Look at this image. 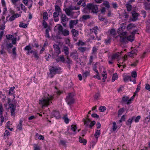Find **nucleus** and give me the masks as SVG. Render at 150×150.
<instances>
[{
  "label": "nucleus",
  "instance_id": "nucleus-44",
  "mask_svg": "<svg viewBox=\"0 0 150 150\" xmlns=\"http://www.w3.org/2000/svg\"><path fill=\"white\" fill-rule=\"evenodd\" d=\"M50 30V28H48L46 29L45 30V36L46 37L49 38L50 37L49 34V30Z\"/></svg>",
  "mask_w": 150,
  "mask_h": 150
},
{
  "label": "nucleus",
  "instance_id": "nucleus-20",
  "mask_svg": "<svg viewBox=\"0 0 150 150\" xmlns=\"http://www.w3.org/2000/svg\"><path fill=\"white\" fill-rule=\"evenodd\" d=\"M62 118L64 120V121L66 124H68L69 122V119L68 117L67 114L64 115Z\"/></svg>",
  "mask_w": 150,
  "mask_h": 150
},
{
  "label": "nucleus",
  "instance_id": "nucleus-33",
  "mask_svg": "<svg viewBox=\"0 0 150 150\" xmlns=\"http://www.w3.org/2000/svg\"><path fill=\"white\" fill-rule=\"evenodd\" d=\"M100 130L98 129L96 131V132L94 134V136L95 138L97 139L98 138V136L100 135Z\"/></svg>",
  "mask_w": 150,
  "mask_h": 150
},
{
  "label": "nucleus",
  "instance_id": "nucleus-48",
  "mask_svg": "<svg viewBox=\"0 0 150 150\" xmlns=\"http://www.w3.org/2000/svg\"><path fill=\"white\" fill-rule=\"evenodd\" d=\"M131 78V76H126L123 77V80L125 82L128 81V80Z\"/></svg>",
  "mask_w": 150,
  "mask_h": 150
},
{
  "label": "nucleus",
  "instance_id": "nucleus-32",
  "mask_svg": "<svg viewBox=\"0 0 150 150\" xmlns=\"http://www.w3.org/2000/svg\"><path fill=\"white\" fill-rule=\"evenodd\" d=\"M71 129L74 132V134H75V131L77 129L76 126L75 125H72L71 126Z\"/></svg>",
  "mask_w": 150,
  "mask_h": 150
},
{
  "label": "nucleus",
  "instance_id": "nucleus-21",
  "mask_svg": "<svg viewBox=\"0 0 150 150\" xmlns=\"http://www.w3.org/2000/svg\"><path fill=\"white\" fill-rule=\"evenodd\" d=\"M145 9L146 10H150V3L145 2L144 3Z\"/></svg>",
  "mask_w": 150,
  "mask_h": 150
},
{
  "label": "nucleus",
  "instance_id": "nucleus-8",
  "mask_svg": "<svg viewBox=\"0 0 150 150\" xmlns=\"http://www.w3.org/2000/svg\"><path fill=\"white\" fill-rule=\"evenodd\" d=\"M132 21H135L138 19V17L139 15V13L136 12L134 11H133L132 12Z\"/></svg>",
  "mask_w": 150,
  "mask_h": 150
},
{
  "label": "nucleus",
  "instance_id": "nucleus-28",
  "mask_svg": "<svg viewBox=\"0 0 150 150\" xmlns=\"http://www.w3.org/2000/svg\"><path fill=\"white\" fill-rule=\"evenodd\" d=\"M38 136V139L41 140L44 139V137L43 136L40 134H39L38 133H36L35 136V137L36 138Z\"/></svg>",
  "mask_w": 150,
  "mask_h": 150
},
{
  "label": "nucleus",
  "instance_id": "nucleus-6",
  "mask_svg": "<svg viewBox=\"0 0 150 150\" xmlns=\"http://www.w3.org/2000/svg\"><path fill=\"white\" fill-rule=\"evenodd\" d=\"M23 2L25 4L28 6V8L29 9L31 7L33 4L32 0H23Z\"/></svg>",
  "mask_w": 150,
  "mask_h": 150
},
{
  "label": "nucleus",
  "instance_id": "nucleus-51",
  "mask_svg": "<svg viewBox=\"0 0 150 150\" xmlns=\"http://www.w3.org/2000/svg\"><path fill=\"white\" fill-rule=\"evenodd\" d=\"M19 26L21 28H25L27 27V25L26 24L24 23H21L19 24Z\"/></svg>",
  "mask_w": 150,
  "mask_h": 150
},
{
  "label": "nucleus",
  "instance_id": "nucleus-5",
  "mask_svg": "<svg viewBox=\"0 0 150 150\" xmlns=\"http://www.w3.org/2000/svg\"><path fill=\"white\" fill-rule=\"evenodd\" d=\"M121 103L122 104L125 103L127 105H129L130 103V100H129L128 97L125 96L122 98Z\"/></svg>",
  "mask_w": 150,
  "mask_h": 150
},
{
  "label": "nucleus",
  "instance_id": "nucleus-11",
  "mask_svg": "<svg viewBox=\"0 0 150 150\" xmlns=\"http://www.w3.org/2000/svg\"><path fill=\"white\" fill-rule=\"evenodd\" d=\"M8 106L9 108L11 109L10 111L11 115L12 116H14L15 115L14 112L16 110V107L14 108V105L13 104L11 103L9 104Z\"/></svg>",
  "mask_w": 150,
  "mask_h": 150
},
{
  "label": "nucleus",
  "instance_id": "nucleus-15",
  "mask_svg": "<svg viewBox=\"0 0 150 150\" xmlns=\"http://www.w3.org/2000/svg\"><path fill=\"white\" fill-rule=\"evenodd\" d=\"M57 62H61L64 63L65 62V59L63 55H61L58 57V58L56 59Z\"/></svg>",
  "mask_w": 150,
  "mask_h": 150
},
{
  "label": "nucleus",
  "instance_id": "nucleus-61",
  "mask_svg": "<svg viewBox=\"0 0 150 150\" xmlns=\"http://www.w3.org/2000/svg\"><path fill=\"white\" fill-rule=\"evenodd\" d=\"M13 36L11 35H8L6 36V37L7 39L11 40Z\"/></svg>",
  "mask_w": 150,
  "mask_h": 150
},
{
  "label": "nucleus",
  "instance_id": "nucleus-39",
  "mask_svg": "<svg viewBox=\"0 0 150 150\" xmlns=\"http://www.w3.org/2000/svg\"><path fill=\"white\" fill-rule=\"evenodd\" d=\"M68 16H70L71 11L69 8H66L64 10Z\"/></svg>",
  "mask_w": 150,
  "mask_h": 150
},
{
  "label": "nucleus",
  "instance_id": "nucleus-43",
  "mask_svg": "<svg viewBox=\"0 0 150 150\" xmlns=\"http://www.w3.org/2000/svg\"><path fill=\"white\" fill-rule=\"evenodd\" d=\"M90 75L89 72L86 71L83 74V78H86V77L89 76Z\"/></svg>",
  "mask_w": 150,
  "mask_h": 150
},
{
  "label": "nucleus",
  "instance_id": "nucleus-60",
  "mask_svg": "<svg viewBox=\"0 0 150 150\" xmlns=\"http://www.w3.org/2000/svg\"><path fill=\"white\" fill-rule=\"evenodd\" d=\"M124 111V108H120L119 109L118 111V115H121L122 113Z\"/></svg>",
  "mask_w": 150,
  "mask_h": 150
},
{
  "label": "nucleus",
  "instance_id": "nucleus-17",
  "mask_svg": "<svg viewBox=\"0 0 150 150\" xmlns=\"http://www.w3.org/2000/svg\"><path fill=\"white\" fill-rule=\"evenodd\" d=\"M120 41L122 43H126L128 42L127 38L125 36H121Z\"/></svg>",
  "mask_w": 150,
  "mask_h": 150
},
{
  "label": "nucleus",
  "instance_id": "nucleus-36",
  "mask_svg": "<svg viewBox=\"0 0 150 150\" xmlns=\"http://www.w3.org/2000/svg\"><path fill=\"white\" fill-rule=\"evenodd\" d=\"M103 5L105 6L107 8H110V6L109 3L107 1H105L103 4Z\"/></svg>",
  "mask_w": 150,
  "mask_h": 150
},
{
  "label": "nucleus",
  "instance_id": "nucleus-56",
  "mask_svg": "<svg viewBox=\"0 0 150 150\" xmlns=\"http://www.w3.org/2000/svg\"><path fill=\"white\" fill-rule=\"evenodd\" d=\"M98 49L96 47H93L92 49V54H96Z\"/></svg>",
  "mask_w": 150,
  "mask_h": 150
},
{
  "label": "nucleus",
  "instance_id": "nucleus-59",
  "mask_svg": "<svg viewBox=\"0 0 150 150\" xmlns=\"http://www.w3.org/2000/svg\"><path fill=\"white\" fill-rule=\"evenodd\" d=\"M60 13L56 11L54 12L53 14V16L54 18H57Z\"/></svg>",
  "mask_w": 150,
  "mask_h": 150
},
{
  "label": "nucleus",
  "instance_id": "nucleus-46",
  "mask_svg": "<svg viewBox=\"0 0 150 150\" xmlns=\"http://www.w3.org/2000/svg\"><path fill=\"white\" fill-rule=\"evenodd\" d=\"M86 47H80L78 48L79 51L82 53H83L86 50Z\"/></svg>",
  "mask_w": 150,
  "mask_h": 150
},
{
  "label": "nucleus",
  "instance_id": "nucleus-52",
  "mask_svg": "<svg viewBox=\"0 0 150 150\" xmlns=\"http://www.w3.org/2000/svg\"><path fill=\"white\" fill-rule=\"evenodd\" d=\"M100 96V93L98 91L97 93L94 96V98L96 100H98L99 97Z\"/></svg>",
  "mask_w": 150,
  "mask_h": 150
},
{
  "label": "nucleus",
  "instance_id": "nucleus-23",
  "mask_svg": "<svg viewBox=\"0 0 150 150\" xmlns=\"http://www.w3.org/2000/svg\"><path fill=\"white\" fill-rule=\"evenodd\" d=\"M72 60L68 57V56H67V58H66L65 62H64L67 63L68 64H70L72 63Z\"/></svg>",
  "mask_w": 150,
  "mask_h": 150
},
{
  "label": "nucleus",
  "instance_id": "nucleus-1",
  "mask_svg": "<svg viewBox=\"0 0 150 150\" xmlns=\"http://www.w3.org/2000/svg\"><path fill=\"white\" fill-rule=\"evenodd\" d=\"M53 98V96L47 97L44 96L40 100H39V104L42 105V107H47L52 103V100Z\"/></svg>",
  "mask_w": 150,
  "mask_h": 150
},
{
  "label": "nucleus",
  "instance_id": "nucleus-55",
  "mask_svg": "<svg viewBox=\"0 0 150 150\" xmlns=\"http://www.w3.org/2000/svg\"><path fill=\"white\" fill-rule=\"evenodd\" d=\"M96 121H93L91 122L90 124L88 125L89 127L91 128L93 126L96 124Z\"/></svg>",
  "mask_w": 150,
  "mask_h": 150
},
{
  "label": "nucleus",
  "instance_id": "nucleus-14",
  "mask_svg": "<svg viewBox=\"0 0 150 150\" xmlns=\"http://www.w3.org/2000/svg\"><path fill=\"white\" fill-rule=\"evenodd\" d=\"M61 19V23L65 22L66 21L67 22L69 20V18L66 16L64 14H62Z\"/></svg>",
  "mask_w": 150,
  "mask_h": 150
},
{
  "label": "nucleus",
  "instance_id": "nucleus-10",
  "mask_svg": "<svg viewBox=\"0 0 150 150\" xmlns=\"http://www.w3.org/2000/svg\"><path fill=\"white\" fill-rule=\"evenodd\" d=\"M70 56L72 58H73L75 60L78 58V55L77 53V52L76 50L71 52L70 54Z\"/></svg>",
  "mask_w": 150,
  "mask_h": 150
},
{
  "label": "nucleus",
  "instance_id": "nucleus-58",
  "mask_svg": "<svg viewBox=\"0 0 150 150\" xmlns=\"http://www.w3.org/2000/svg\"><path fill=\"white\" fill-rule=\"evenodd\" d=\"M13 47V45H12V44H11V43H7L6 44V47L7 49L11 48Z\"/></svg>",
  "mask_w": 150,
  "mask_h": 150
},
{
  "label": "nucleus",
  "instance_id": "nucleus-4",
  "mask_svg": "<svg viewBox=\"0 0 150 150\" xmlns=\"http://www.w3.org/2000/svg\"><path fill=\"white\" fill-rule=\"evenodd\" d=\"M86 8L89 10H91L93 13H97L98 12V8L97 6L92 3L88 4L86 6Z\"/></svg>",
  "mask_w": 150,
  "mask_h": 150
},
{
  "label": "nucleus",
  "instance_id": "nucleus-31",
  "mask_svg": "<svg viewBox=\"0 0 150 150\" xmlns=\"http://www.w3.org/2000/svg\"><path fill=\"white\" fill-rule=\"evenodd\" d=\"M15 88L14 86L11 87L9 90L8 92V95H12L14 93V89Z\"/></svg>",
  "mask_w": 150,
  "mask_h": 150
},
{
  "label": "nucleus",
  "instance_id": "nucleus-54",
  "mask_svg": "<svg viewBox=\"0 0 150 150\" xmlns=\"http://www.w3.org/2000/svg\"><path fill=\"white\" fill-rule=\"evenodd\" d=\"M118 56H119L116 53H115V54H113L112 55V57H111L112 59V60L115 59L117 58L118 57Z\"/></svg>",
  "mask_w": 150,
  "mask_h": 150
},
{
  "label": "nucleus",
  "instance_id": "nucleus-64",
  "mask_svg": "<svg viewBox=\"0 0 150 150\" xmlns=\"http://www.w3.org/2000/svg\"><path fill=\"white\" fill-rule=\"evenodd\" d=\"M42 25L45 28H47V23L46 22L45 20H43V21Z\"/></svg>",
  "mask_w": 150,
  "mask_h": 150
},
{
  "label": "nucleus",
  "instance_id": "nucleus-18",
  "mask_svg": "<svg viewBox=\"0 0 150 150\" xmlns=\"http://www.w3.org/2000/svg\"><path fill=\"white\" fill-rule=\"evenodd\" d=\"M98 30V27L96 26L94 27L93 29H91L90 31L91 32V34H93V33H94L95 35H96L97 33V30Z\"/></svg>",
  "mask_w": 150,
  "mask_h": 150
},
{
  "label": "nucleus",
  "instance_id": "nucleus-63",
  "mask_svg": "<svg viewBox=\"0 0 150 150\" xmlns=\"http://www.w3.org/2000/svg\"><path fill=\"white\" fill-rule=\"evenodd\" d=\"M16 38H14V37H13L12 39H11V40H12V44H15L16 43Z\"/></svg>",
  "mask_w": 150,
  "mask_h": 150
},
{
  "label": "nucleus",
  "instance_id": "nucleus-57",
  "mask_svg": "<svg viewBox=\"0 0 150 150\" xmlns=\"http://www.w3.org/2000/svg\"><path fill=\"white\" fill-rule=\"evenodd\" d=\"M132 76L133 78H136L137 77V73L136 71H133L131 73Z\"/></svg>",
  "mask_w": 150,
  "mask_h": 150
},
{
  "label": "nucleus",
  "instance_id": "nucleus-12",
  "mask_svg": "<svg viewBox=\"0 0 150 150\" xmlns=\"http://www.w3.org/2000/svg\"><path fill=\"white\" fill-rule=\"evenodd\" d=\"M52 116L55 117L57 119L59 118L60 117L59 112L58 111L54 110L52 112Z\"/></svg>",
  "mask_w": 150,
  "mask_h": 150
},
{
  "label": "nucleus",
  "instance_id": "nucleus-3",
  "mask_svg": "<svg viewBox=\"0 0 150 150\" xmlns=\"http://www.w3.org/2000/svg\"><path fill=\"white\" fill-rule=\"evenodd\" d=\"M75 96V94L74 92L69 93L66 97V100L68 105H70L74 103L75 101L74 97Z\"/></svg>",
  "mask_w": 150,
  "mask_h": 150
},
{
  "label": "nucleus",
  "instance_id": "nucleus-40",
  "mask_svg": "<svg viewBox=\"0 0 150 150\" xmlns=\"http://www.w3.org/2000/svg\"><path fill=\"white\" fill-rule=\"evenodd\" d=\"M116 34V33L115 30L114 29H111L110 31V35L113 36V37H115Z\"/></svg>",
  "mask_w": 150,
  "mask_h": 150
},
{
  "label": "nucleus",
  "instance_id": "nucleus-26",
  "mask_svg": "<svg viewBox=\"0 0 150 150\" xmlns=\"http://www.w3.org/2000/svg\"><path fill=\"white\" fill-rule=\"evenodd\" d=\"M62 34L64 36H67L69 35V30L66 29H64L63 30Z\"/></svg>",
  "mask_w": 150,
  "mask_h": 150
},
{
  "label": "nucleus",
  "instance_id": "nucleus-25",
  "mask_svg": "<svg viewBox=\"0 0 150 150\" xmlns=\"http://www.w3.org/2000/svg\"><path fill=\"white\" fill-rule=\"evenodd\" d=\"M69 48L68 47L66 46H64L63 47V50L64 52V54L66 55H67L69 54Z\"/></svg>",
  "mask_w": 150,
  "mask_h": 150
},
{
  "label": "nucleus",
  "instance_id": "nucleus-2",
  "mask_svg": "<svg viewBox=\"0 0 150 150\" xmlns=\"http://www.w3.org/2000/svg\"><path fill=\"white\" fill-rule=\"evenodd\" d=\"M49 70L50 72V74L51 75V78H52L56 74H59L62 72L61 67L54 66L53 65L50 66Z\"/></svg>",
  "mask_w": 150,
  "mask_h": 150
},
{
  "label": "nucleus",
  "instance_id": "nucleus-24",
  "mask_svg": "<svg viewBox=\"0 0 150 150\" xmlns=\"http://www.w3.org/2000/svg\"><path fill=\"white\" fill-rule=\"evenodd\" d=\"M135 27V25L134 24L131 23L128 24L127 27V29L128 30H130L131 29Z\"/></svg>",
  "mask_w": 150,
  "mask_h": 150
},
{
  "label": "nucleus",
  "instance_id": "nucleus-53",
  "mask_svg": "<svg viewBox=\"0 0 150 150\" xmlns=\"http://www.w3.org/2000/svg\"><path fill=\"white\" fill-rule=\"evenodd\" d=\"M90 18V16L89 15H83L82 17V18L85 20H86Z\"/></svg>",
  "mask_w": 150,
  "mask_h": 150
},
{
  "label": "nucleus",
  "instance_id": "nucleus-37",
  "mask_svg": "<svg viewBox=\"0 0 150 150\" xmlns=\"http://www.w3.org/2000/svg\"><path fill=\"white\" fill-rule=\"evenodd\" d=\"M118 78V75L116 73H115L113 74L112 76V81L114 82L115 80H116Z\"/></svg>",
  "mask_w": 150,
  "mask_h": 150
},
{
  "label": "nucleus",
  "instance_id": "nucleus-13",
  "mask_svg": "<svg viewBox=\"0 0 150 150\" xmlns=\"http://www.w3.org/2000/svg\"><path fill=\"white\" fill-rule=\"evenodd\" d=\"M53 47L56 53L59 55L61 52L60 48L59 45L54 44L53 45Z\"/></svg>",
  "mask_w": 150,
  "mask_h": 150
},
{
  "label": "nucleus",
  "instance_id": "nucleus-7",
  "mask_svg": "<svg viewBox=\"0 0 150 150\" xmlns=\"http://www.w3.org/2000/svg\"><path fill=\"white\" fill-rule=\"evenodd\" d=\"M78 20H71L69 23V26L70 29L73 28L74 25H76L78 23Z\"/></svg>",
  "mask_w": 150,
  "mask_h": 150
},
{
  "label": "nucleus",
  "instance_id": "nucleus-50",
  "mask_svg": "<svg viewBox=\"0 0 150 150\" xmlns=\"http://www.w3.org/2000/svg\"><path fill=\"white\" fill-rule=\"evenodd\" d=\"M106 109V108L105 106H101L99 108V110L100 112H104Z\"/></svg>",
  "mask_w": 150,
  "mask_h": 150
},
{
  "label": "nucleus",
  "instance_id": "nucleus-27",
  "mask_svg": "<svg viewBox=\"0 0 150 150\" xmlns=\"http://www.w3.org/2000/svg\"><path fill=\"white\" fill-rule=\"evenodd\" d=\"M126 7L127 8V11H131L132 6L129 3H127L126 4Z\"/></svg>",
  "mask_w": 150,
  "mask_h": 150
},
{
  "label": "nucleus",
  "instance_id": "nucleus-16",
  "mask_svg": "<svg viewBox=\"0 0 150 150\" xmlns=\"http://www.w3.org/2000/svg\"><path fill=\"white\" fill-rule=\"evenodd\" d=\"M83 121L84 122V124L87 127L89 125V124L91 121V120L89 118H86V119H83Z\"/></svg>",
  "mask_w": 150,
  "mask_h": 150
},
{
  "label": "nucleus",
  "instance_id": "nucleus-49",
  "mask_svg": "<svg viewBox=\"0 0 150 150\" xmlns=\"http://www.w3.org/2000/svg\"><path fill=\"white\" fill-rule=\"evenodd\" d=\"M34 150H40V148L38 144H34Z\"/></svg>",
  "mask_w": 150,
  "mask_h": 150
},
{
  "label": "nucleus",
  "instance_id": "nucleus-47",
  "mask_svg": "<svg viewBox=\"0 0 150 150\" xmlns=\"http://www.w3.org/2000/svg\"><path fill=\"white\" fill-rule=\"evenodd\" d=\"M117 128L116 124L115 122H114L112 123V129L113 131H115Z\"/></svg>",
  "mask_w": 150,
  "mask_h": 150
},
{
  "label": "nucleus",
  "instance_id": "nucleus-22",
  "mask_svg": "<svg viewBox=\"0 0 150 150\" xmlns=\"http://www.w3.org/2000/svg\"><path fill=\"white\" fill-rule=\"evenodd\" d=\"M23 121L22 120H21L19 121V124L18 125L17 128V129L19 130H21L22 129V125Z\"/></svg>",
  "mask_w": 150,
  "mask_h": 150
},
{
  "label": "nucleus",
  "instance_id": "nucleus-45",
  "mask_svg": "<svg viewBox=\"0 0 150 150\" xmlns=\"http://www.w3.org/2000/svg\"><path fill=\"white\" fill-rule=\"evenodd\" d=\"M43 18L45 20H48V14L46 12H44L43 14Z\"/></svg>",
  "mask_w": 150,
  "mask_h": 150
},
{
  "label": "nucleus",
  "instance_id": "nucleus-9",
  "mask_svg": "<svg viewBox=\"0 0 150 150\" xmlns=\"http://www.w3.org/2000/svg\"><path fill=\"white\" fill-rule=\"evenodd\" d=\"M24 50H25L28 51L27 54L28 55H29L30 54L34 53L35 52L33 50H31V47L30 45L26 46L24 48Z\"/></svg>",
  "mask_w": 150,
  "mask_h": 150
},
{
  "label": "nucleus",
  "instance_id": "nucleus-42",
  "mask_svg": "<svg viewBox=\"0 0 150 150\" xmlns=\"http://www.w3.org/2000/svg\"><path fill=\"white\" fill-rule=\"evenodd\" d=\"M125 115H122L121 117V119L119 120V124H120V126H121L122 125V122L123 121H125Z\"/></svg>",
  "mask_w": 150,
  "mask_h": 150
},
{
  "label": "nucleus",
  "instance_id": "nucleus-30",
  "mask_svg": "<svg viewBox=\"0 0 150 150\" xmlns=\"http://www.w3.org/2000/svg\"><path fill=\"white\" fill-rule=\"evenodd\" d=\"M55 11L58 12L59 13L61 12V9L59 6L56 5L55 6Z\"/></svg>",
  "mask_w": 150,
  "mask_h": 150
},
{
  "label": "nucleus",
  "instance_id": "nucleus-35",
  "mask_svg": "<svg viewBox=\"0 0 150 150\" xmlns=\"http://www.w3.org/2000/svg\"><path fill=\"white\" fill-rule=\"evenodd\" d=\"M111 39L110 38H108L105 39V43L106 45H108L110 44L111 42Z\"/></svg>",
  "mask_w": 150,
  "mask_h": 150
},
{
  "label": "nucleus",
  "instance_id": "nucleus-34",
  "mask_svg": "<svg viewBox=\"0 0 150 150\" xmlns=\"http://www.w3.org/2000/svg\"><path fill=\"white\" fill-rule=\"evenodd\" d=\"M134 36L132 35H129L127 38V41L128 40L131 42H132L134 40Z\"/></svg>",
  "mask_w": 150,
  "mask_h": 150
},
{
  "label": "nucleus",
  "instance_id": "nucleus-62",
  "mask_svg": "<svg viewBox=\"0 0 150 150\" xmlns=\"http://www.w3.org/2000/svg\"><path fill=\"white\" fill-rule=\"evenodd\" d=\"M141 118V116L139 115L138 116L134 119V121L136 122H137L139 121V120Z\"/></svg>",
  "mask_w": 150,
  "mask_h": 150
},
{
  "label": "nucleus",
  "instance_id": "nucleus-29",
  "mask_svg": "<svg viewBox=\"0 0 150 150\" xmlns=\"http://www.w3.org/2000/svg\"><path fill=\"white\" fill-rule=\"evenodd\" d=\"M134 118V117H132V118L129 119L126 122V125H130L132 124V120Z\"/></svg>",
  "mask_w": 150,
  "mask_h": 150
},
{
  "label": "nucleus",
  "instance_id": "nucleus-41",
  "mask_svg": "<svg viewBox=\"0 0 150 150\" xmlns=\"http://www.w3.org/2000/svg\"><path fill=\"white\" fill-rule=\"evenodd\" d=\"M79 142L81 143H83L84 145H85L86 144L87 141L86 140L83 139L81 137H79Z\"/></svg>",
  "mask_w": 150,
  "mask_h": 150
},
{
  "label": "nucleus",
  "instance_id": "nucleus-38",
  "mask_svg": "<svg viewBox=\"0 0 150 150\" xmlns=\"http://www.w3.org/2000/svg\"><path fill=\"white\" fill-rule=\"evenodd\" d=\"M57 29L59 30V33H62L64 30L62 26L60 25H58Z\"/></svg>",
  "mask_w": 150,
  "mask_h": 150
},
{
  "label": "nucleus",
  "instance_id": "nucleus-19",
  "mask_svg": "<svg viewBox=\"0 0 150 150\" xmlns=\"http://www.w3.org/2000/svg\"><path fill=\"white\" fill-rule=\"evenodd\" d=\"M71 32L73 35V36H77L79 35V32L74 29L71 30Z\"/></svg>",
  "mask_w": 150,
  "mask_h": 150
}]
</instances>
